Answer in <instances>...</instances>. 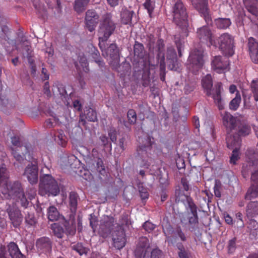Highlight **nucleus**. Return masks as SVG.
Instances as JSON below:
<instances>
[{
  "label": "nucleus",
  "instance_id": "1",
  "mask_svg": "<svg viewBox=\"0 0 258 258\" xmlns=\"http://www.w3.org/2000/svg\"><path fill=\"white\" fill-rule=\"evenodd\" d=\"M248 161L246 166L242 167V172H250L251 179L255 185H253L247 191L245 199L250 200L258 198V151L248 149L246 152Z\"/></svg>",
  "mask_w": 258,
  "mask_h": 258
},
{
  "label": "nucleus",
  "instance_id": "2",
  "mask_svg": "<svg viewBox=\"0 0 258 258\" xmlns=\"http://www.w3.org/2000/svg\"><path fill=\"white\" fill-rule=\"evenodd\" d=\"M8 170L5 167L0 168V192L7 199H16L22 195L24 189L19 181H9Z\"/></svg>",
  "mask_w": 258,
  "mask_h": 258
},
{
  "label": "nucleus",
  "instance_id": "3",
  "mask_svg": "<svg viewBox=\"0 0 258 258\" xmlns=\"http://www.w3.org/2000/svg\"><path fill=\"white\" fill-rule=\"evenodd\" d=\"M202 84L206 95L212 97L215 103L217 104L220 110L223 109L221 96V91L222 89V83L217 82L215 84L214 87L212 90L213 86L212 76L211 75L208 74L202 79Z\"/></svg>",
  "mask_w": 258,
  "mask_h": 258
},
{
  "label": "nucleus",
  "instance_id": "4",
  "mask_svg": "<svg viewBox=\"0 0 258 258\" xmlns=\"http://www.w3.org/2000/svg\"><path fill=\"white\" fill-rule=\"evenodd\" d=\"M116 25L112 20L110 13L104 14L99 25L98 30L99 42H106L109 37L113 33Z\"/></svg>",
  "mask_w": 258,
  "mask_h": 258
},
{
  "label": "nucleus",
  "instance_id": "5",
  "mask_svg": "<svg viewBox=\"0 0 258 258\" xmlns=\"http://www.w3.org/2000/svg\"><path fill=\"white\" fill-rule=\"evenodd\" d=\"M121 220L120 224L117 225L112 233L113 246L117 249L122 248L125 245L126 236L122 226L124 225H128L129 224V221L127 216L122 215L121 217Z\"/></svg>",
  "mask_w": 258,
  "mask_h": 258
},
{
  "label": "nucleus",
  "instance_id": "6",
  "mask_svg": "<svg viewBox=\"0 0 258 258\" xmlns=\"http://www.w3.org/2000/svg\"><path fill=\"white\" fill-rule=\"evenodd\" d=\"M106 42H99V46L102 51V54L104 57H109L111 60L110 64L113 69L116 70L119 67V50L115 43L110 44L106 48Z\"/></svg>",
  "mask_w": 258,
  "mask_h": 258
},
{
  "label": "nucleus",
  "instance_id": "7",
  "mask_svg": "<svg viewBox=\"0 0 258 258\" xmlns=\"http://www.w3.org/2000/svg\"><path fill=\"white\" fill-rule=\"evenodd\" d=\"M204 50L202 48H196L192 50L187 60V68L194 74L201 70L204 64Z\"/></svg>",
  "mask_w": 258,
  "mask_h": 258
},
{
  "label": "nucleus",
  "instance_id": "8",
  "mask_svg": "<svg viewBox=\"0 0 258 258\" xmlns=\"http://www.w3.org/2000/svg\"><path fill=\"white\" fill-rule=\"evenodd\" d=\"M181 197L182 201H186L190 211L188 216V229L191 232H195L199 228L198 207L191 197L185 195H181Z\"/></svg>",
  "mask_w": 258,
  "mask_h": 258
},
{
  "label": "nucleus",
  "instance_id": "9",
  "mask_svg": "<svg viewBox=\"0 0 258 258\" xmlns=\"http://www.w3.org/2000/svg\"><path fill=\"white\" fill-rule=\"evenodd\" d=\"M219 48L223 54L227 57L234 53V38L228 33L222 34L218 38Z\"/></svg>",
  "mask_w": 258,
  "mask_h": 258
},
{
  "label": "nucleus",
  "instance_id": "10",
  "mask_svg": "<svg viewBox=\"0 0 258 258\" xmlns=\"http://www.w3.org/2000/svg\"><path fill=\"white\" fill-rule=\"evenodd\" d=\"M147 41V46L150 52L156 53L157 57H162L165 56V44L161 39L156 41L155 37L153 35H148Z\"/></svg>",
  "mask_w": 258,
  "mask_h": 258
},
{
  "label": "nucleus",
  "instance_id": "11",
  "mask_svg": "<svg viewBox=\"0 0 258 258\" xmlns=\"http://www.w3.org/2000/svg\"><path fill=\"white\" fill-rule=\"evenodd\" d=\"M172 12L173 21L177 25H179L181 23H185L187 16L186 10L180 0L175 1Z\"/></svg>",
  "mask_w": 258,
  "mask_h": 258
},
{
  "label": "nucleus",
  "instance_id": "12",
  "mask_svg": "<svg viewBox=\"0 0 258 258\" xmlns=\"http://www.w3.org/2000/svg\"><path fill=\"white\" fill-rule=\"evenodd\" d=\"M7 248L8 250L5 246H0V258H25V256L21 253L17 244L15 242H10Z\"/></svg>",
  "mask_w": 258,
  "mask_h": 258
},
{
  "label": "nucleus",
  "instance_id": "13",
  "mask_svg": "<svg viewBox=\"0 0 258 258\" xmlns=\"http://www.w3.org/2000/svg\"><path fill=\"white\" fill-rule=\"evenodd\" d=\"M197 37L202 43H207L209 46H216L213 34L211 29L207 26H204L197 29Z\"/></svg>",
  "mask_w": 258,
  "mask_h": 258
},
{
  "label": "nucleus",
  "instance_id": "14",
  "mask_svg": "<svg viewBox=\"0 0 258 258\" xmlns=\"http://www.w3.org/2000/svg\"><path fill=\"white\" fill-rule=\"evenodd\" d=\"M164 233L166 236V240L169 243L173 244L176 243L177 237L180 238L182 241L186 240V236L179 226L177 227L175 230H173L172 227L169 225L166 228V230H164Z\"/></svg>",
  "mask_w": 258,
  "mask_h": 258
},
{
  "label": "nucleus",
  "instance_id": "15",
  "mask_svg": "<svg viewBox=\"0 0 258 258\" xmlns=\"http://www.w3.org/2000/svg\"><path fill=\"white\" fill-rule=\"evenodd\" d=\"M115 220L113 217L106 216L103 217L98 230L99 235L103 238L107 237L111 233L114 225Z\"/></svg>",
  "mask_w": 258,
  "mask_h": 258
},
{
  "label": "nucleus",
  "instance_id": "16",
  "mask_svg": "<svg viewBox=\"0 0 258 258\" xmlns=\"http://www.w3.org/2000/svg\"><path fill=\"white\" fill-rule=\"evenodd\" d=\"M7 213L13 226L17 228L23 220V215L20 210L15 205H10L7 209Z\"/></svg>",
  "mask_w": 258,
  "mask_h": 258
},
{
  "label": "nucleus",
  "instance_id": "17",
  "mask_svg": "<svg viewBox=\"0 0 258 258\" xmlns=\"http://www.w3.org/2000/svg\"><path fill=\"white\" fill-rule=\"evenodd\" d=\"M24 175L25 176L31 184H36L38 178V168L36 162L29 164L25 169Z\"/></svg>",
  "mask_w": 258,
  "mask_h": 258
},
{
  "label": "nucleus",
  "instance_id": "18",
  "mask_svg": "<svg viewBox=\"0 0 258 258\" xmlns=\"http://www.w3.org/2000/svg\"><path fill=\"white\" fill-rule=\"evenodd\" d=\"M99 15L94 10H88L86 12L85 24L87 28L90 32H93L98 23Z\"/></svg>",
  "mask_w": 258,
  "mask_h": 258
},
{
  "label": "nucleus",
  "instance_id": "19",
  "mask_svg": "<svg viewBox=\"0 0 258 258\" xmlns=\"http://www.w3.org/2000/svg\"><path fill=\"white\" fill-rule=\"evenodd\" d=\"M141 139L142 143L139 146L138 152L142 158L145 159L151 154L153 142L151 141V137L148 135L146 136L144 139Z\"/></svg>",
  "mask_w": 258,
  "mask_h": 258
},
{
  "label": "nucleus",
  "instance_id": "20",
  "mask_svg": "<svg viewBox=\"0 0 258 258\" xmlns=\"http://www.w3.org/2000/svg\"><path fill=\"white\" fill-rule=\"evenodd\" d=\"M87 119L89 121L95 122L97 121V113L95 110L92 108H86L84 111V113L80 115V119L78 123V126L81 125L86 126Z\"/></svg>",
  "mask_w": 258,
  "mask_h": 258
},
{
  "label": "nucleus",
  "instance_id": "21",
  "mask_svg": "<svg viewBox=\"0 0 258 258\" xmlns=\"http://www.w3.org/2000/svg\"><path fill=\"white\" fill-rule=\"evenodd\" d=\"M222 120L223 125L226 128L227 133L233 132L239 121L238 119L234 117L228 112H225L224 113Z\"/></svg>",
  "mask_w": 258,
  "mask_h": 258
},
{
  "label": "nucleus",
  "instance_id": "22",
  "mask_svg": "<svg viewBox=\"0 0 258 258\" xmlns=\"http://www.w3.org/2000/svg\"><path fill=\"white\" fill-rule=\"evenodd\" d=\"M229 65V62L227 59H222L221 56H215L212 62V68L218 73L227 70Z\"/></svg>",
  "mask_w": 258,
  "mask_h": 258
},
{
  "label": "nucleus",
  "instance_id": "23",
  "mask_svg": "<svg viewBox=\"0 0 258 258\" xmlns=\"http://www.w3.org/2000/svg\"><path fill=\"white\" fill-rule=\"evenodd\" d=\"M235 133L236 132L227 133V147L230 149L239 150L240 146L241 140L239 137Z\"/></svg>",
  "mask_w": 258,
  "mask_h": 258
},
{
  "label": "nucleus",
  "instance_id": "24",
  "mask_svg": "<svg viewBox=\"0 0 258 258\" xmlns=\"http://www.w3.org/2000/svg\"><path fill=\"white\" fill-rule=\"evenodd\" d=\"M248 47L249 55L252 61L258 63V42L252 37L248 39Z\"/></svg>",
  "mask_w": 258,
  "mask_h": 258
},
{
  "label": "nucleus",
  "instance_id": "25",
  "mask_svg": "<svg viewBox=\"0 0 258 258\" xmlns=\"http://www.w3.org/2000/svg\"><path fill=\"white\" fill-rule=\"evenodd\" d=\"M182 34H177L174 35V42L176 45L178 55L180 57L182 56L181 50L183 48V45L184 43V37L188 36L187 30L186 27H183L182 29Z\"/></svg>",
  "mask_w": 258,
  "mask_h": 258
},
{
  "label": "nucleus",
  "instance_id": "26",
  "mask_svg": "<svg viewBox=\"0 0 258 258\" xmlns=\"http://www.w3.org/2000/svg\"><path fill=\"white\" fill-rule=\"evenodd\" d=\"M77 161V158L73 155L63 154L59 159V164L62 168L71 167L75 162Z\"/></svg>",
  "mask_w": 258,
  "mask_h": 258
},
{
  "label": "nucleus",
  "instance_id": "27",
  "mask_svg": "<svg viewBox=\"0 0 258 258\" xmlns=\"http://www.w3.org/2000/svg\"><path fill=\"white\" fill-rule=\"evenodd\" d=\"M150 243L146 237H142L139 239L137 247L135 250L136 255H141L145 250H150Z\"/></svg>",
  "mask_w": 258,
  "mask_h": 258
},
{
  "label": "nucleus",
  "instance_id": "28",
  "mask_svg": "<svg viewBox=\"0 0 258 258\" xmlns=\"http://www.w3.org/2000/svg\"><path fill=\"white\" fill-rule=\"evenodd\" d=\"M251 131V128L247 124L244 122L239 121L237 127L233 132H236V134L239 137L245 136L249 134Z\"/></svg>",
  "mask_w": 258,
  "mask_h": 258
},
{
  "label": "nucleus",
  "instance_id": "29",
  "mask_svg": "<svg viewBox=\"0 0 258 258\" xmlns=\"http://www.w3.org/2000/svg\"><path fill=\"white\" fill-rule=\"evenodd\" d=\"M246 10L252 15L258 16V0H243Z\"/></svg>",
  "mask_w": 258,
  "mask_h": 258
},
{
  "label": "nucleus",
  "instance_id": "30",
  "mask_svg": "<svg viewBox=\"0 0 258 258\" xmlns=\"http://www.w3.org/2000/svg\"><path fill=\"white\" fill-rule=\"evenodd\" d=\"M162 251L158 248H154L152 250H145L141 255H136L138 258H159Z\"/></svg>",
  "mask_w": 258,
  "mask_h": 258
},
{
  "label": "nucleus",
  "instance_id": "31",
  "mask_svg": "<svg viewBox=\"0 0 258 258\" xmlns=\"http://www.w3.org/2000/svg\"><path fill=\"white\" fill-rule=\"evenodd\" d=\"M135 15L133 11L127 9L122 10L120 13L121 22L124 25L131 24L132 18Z\"/></svg>",
  "mask_w": 258,
  "mask_h": 258
},
{
  "label": "nucleus",
  "instance_id": "32",
  "mask_svg": "<svg viewBox=\"0 0 258 258\" xmlns=\"http://www.w3.org/2000/svg\"><path fill=\"white\" fill-rule=\"evenodd\" d=\"M39 193L42 196L48 193V174L40 177Z\"/></svg>",
  "mask_w": 258,
  "mask_h": 258
},
{
  "label": "nucleus",
  "instance_id": "33",
  "mask_svg": "<svg viewBox=\"0 0 258 258\" xmlns=\"http://www.w3.org/2000/svg\"><path fill=\"white\" fill-rule=\"evenodd\" d=\"M214 24L218 29H226L231 25V21L229 18H218L214 20Z\"/></svg>",
  "mask_w": 258,
  "mask_h": 258
},
{
  "label": "nucleus",
  "instance_id": "34",
  "mask_svg": "<svg viewBox=\"0 0 258 258\" xmlns=\"http://www.w3.org/2000/svg\"><path fill=\"white\" fill-rule=\"evenodd\" d=\"M90 0H75L74 3V9L78 13H83L86 10Z\"/></svg>",
  "mask_w": 258,
  "mask_h": 258
},
{
  "label": "nucleus",
  "instance_id": "35",
  "mask_svg": "<svg viewBox=\"0 0 258 258\" xmlns=\"http://www.w3.org/2000/svg\"><path fill=\"white\" fill-rule=\"evenodd\" d=\"M52 92L54 96L62 97L66 94V91L63 85L57 82L52 86Z\"/></svg>",
  "mask_w": 258,
  "mask_h": 258
},
{
  "label": "nucleus",
  "instance_id": "36",
  "mask_svg": "<svg viewBox=\"0 0 258 258\" xmlns=\"http://www.w3.org/2000/svg\"><path fill=\"white\" fill-rule=\"evenodd\" d=\"M53 135L54 141L62 147H64L67 144L66 137L62 131L51 132V135Z\"/></svg>",
  "mask_w": 258,
  "mask_h": 258
},
{
  "label": "nucleus",
  "instance_id": "37",
  "mask_svg": "<svg viewBox=\"0 0 258 258\" xmlns=\"http://www.w3.org/2000/svg\"><path fill=\"white\" fill-rule=\"evenodd\" d=\"M60 192V188L57 181L49 175V195H57Z\"/></svg>",
  "mask_w": 258,
  "mask_h": 258
},
{
  "label": "nucleus",
  "instance_id": "38",
  "mask_svg": "<svg viewBox=\"0 0 258 258\" xmlns=\"http://www.w3.org/2000/svg\"><path fill=\"white\" fill-rule=\"evenodd\" d=\"M247 228L249 231L250 235L258 239V222L254 219L249 220Z\"/></svg>",
  "mask_w": 258,
  "mask_h": 258
},
{
  "label": "nucleus",
  "instance_id": "39",
  "mask_svg": "<svg viewBox=\"0 0 258 258\" xmlns=\"http://www.w3.org/2000/svg\"><path fill=\"white\" fill-rule=\"evenodd\" d=\"M246 213L247 215L253 217L258 215V202H250L246 207Z\"/></svg>",
  "mask_w": 258,
  "mask_h": 258
},
{
  "label": "nucleus",
  "instance_id": "40",
  "mask_svg": "<svg viewBox=\"0 0 258 258\" xmlns=\"http://www.w3.org/2000/svg\"><path fill=\"white\" fill-rule=\"evenodd\" d=\"M36 246L41 252H46L48 248V238L45 237L40 238L36 241Z\"/></svg>",
  "mask_w": 258,
  "mask_h": 258
},
{
  "label": "nucleus",
  "instance_id": "41",
  "mask_svg": "<svg viewBox=\"0 0 258 258\" xmlns=\"http://www.w3.org/2000/svg\"><path fill=\"white\" fill-rule=\"evenodd\" d=\"M196 10L203 16L205 21L208 24L212 22V18L209 14L208 3L198 8Z\"/></svg>",
  "mask_w": 258,
  "mask_h": 258
},
{
  "label": "nucleus",
  "instance_id": "42",
  "mask_svg": "<svg viewBox=\"0 0 258 258\" xmlns=\"http://www.w3.org/2000/svg\"><path fill=\"white\" fill-rule=\"evenodd\" d=\"M176 246L178 249V255L179 258H192L190 251L186 249L181 243H177Z\"/></svg>",
  "mask_w": 258,
  "mask_h": 258
},
{
  "label": "nucleus",
  "instance_id": "43",
  "mask_svg": "<svg viewBox=\"0 0 258 258\" xmlns=\"http://www.w3.org/2000/svg\"><path fill=\"white\" fill-rule=\"evenodd\" d=\"M78 198L79 197L76 192L72 191L70 193V206L71 212L72 213H75L76 211Z\"/></svg>",
  "mask_w": 258,
  "mask_h": 258
},
{
  "label": "nucleus",
  "instance_id": "44",
  "mask_svg": "<svg viewBox=\"0 0 258 258\" xmlns=\"http://www.w3.org/2000/svg\"><path fill=\"white\" fill-rule=\"evenodd\" d=\"M51 229L53 234L58 238H61L63 236L64 230L62 227L58 223H54L51 225Z\"/></svg>",
  "mask_w": 258,
  "mask_h": 258
},
{
  "label": "nucleus",
  "instance_id": "45",
  "mask_svg": "<svg viewBox=\"0 0 258 258\" xmlns=\"http://www.w3.org/2000/svg\"><path fill=\"white\" fill-rule=\"evenodd\" d=\"M63 218L55 207H49V221H57Z\"/></svg>",
  "mask_w": 258,
  "mask_h": 258
},
{
  "label": "nucleus",
  "instance_id": "46",
  "mask_svg": "<svg viewBox=\"0 0 258 258\" xmlns=\"http://www.w3.org/2000/svg\"><path fill=\"white\" fill-rule=\"evenodd\" d=\"M237 238L234 237L231 239H229L226 245V248L228 254H233L237 248Z\"/></svg>",
  "mask_w": 258,
  "mask_h": 258
},
{
  "label": "nucleus",
  "instance_id": "47",
  "mask_svg": "<svg viewBox=\"0 0 258 258\" xmlns=\"http://www.w3.org/2000/svg\"><path fill=\"white\" fill-rule=\"evenodd\" d=\"M144 45L138 41H135L134 46V52L135 55L137 56L138 57L142 58L144 56Z\"/></svg>",
  "mask_w": 258,
  "mask_h": 258
},
{
  "label": "nucleus",
  "instance_id": "48",
  "mask_svg": "<svg viewBox=\"0 0 258 258\" xmlns=\"http://www.w3.org/2000/svg\"><path fill=\"white\" fill-rule=\"evenodd\" d=\"M73 249L76 251L80 255H86L89 251L88 248L83 246L82 243H78L72 246Z\"/></svg>",
  "mask_w": 258,
  "mask_h": 258
},
{
  "label": "nucleus",
  "instance_id": "49",
  "mask_svg": "<svg viewBox=\"0 0 258 258\" xmlns=\"http://www.w3.org/2000/svg\"><path fill=\"white\" fill-rule=\"evenodd\" d=\"M241 101L240 95L237 93L236 96L229 103V108L233 110H236L239 106Z\"/></svg>",
  "mask_w": 258,
  "mask_h": 258
},
{
  "label": "nucleus",
  "instance_id": "50",
  "mask_svg": "<svg viewBox=\"0 0 258 258\" xmlns=\"http://www.w3.org/2000/svg\"><path fill=\"white\" fill-rule=\"evenodd\" d=\"M150 73L148 70L144 71L142 74V84L145 87L148 86L150 83Z\"/></svg>",
  "mask_w": 258,
  "mask_h": 258
},
{
  "label": "nucleus",
  "instance_id": "51",
  "mask_svg": "<svg viewBox=\"0 0 258 258\" xmlns=\"http://www.w3.org/2000/svg\"><path fill=\"white\" fill-rule=\"evenodd\" d=\"M14 200H15L18 202H20L21 206L25 209L27 208L28 206L29 203L26 197L24 192H23L22 195H19L16 199H14Z\"/></svg>",
  "mask_w": 258,
  "mask_h": 258
},
{
  "label": "nucleus",
  "instance_id": "52",
  "mask_svg": "<svg viewBox=\"0 0 258 258\" xmlns=\"http://www.w3.org/2000/svg\"><path fill=\"white\" fill-rule=\"evenodd\" d=\"M251 91L254 100L256 101H258V79L253 80L251 83Z\"/></svg>",
  "mask_w": 258,
  "mask_h": 258
},
{
  "label": "nucleus",
  "instance_id": "53",
  "mask_svg": "<svg viewBox=\"0 0 258 258\" xmlns=\"http://www.w3.org/2000/svg\"><path fill=\"white\" fill-rule=\"evenodd\" d=\"M127 117L130 124H134L137 121V114L133 109H130L127 113Z\"/></svg>",
  "mask_w": 258,
  "mask_h": 258
},
{
  "label": "nucleus",
  "instance_id": "54",
  "mask_svg": "<svg viewBox=\"0 0 258 258\" xmlns=\"http://www.w3.org/2000/svg\"><path fill=\"white\" fill-rule=\"evenodd\" d=\"M167 58L170 60V62H173L176 57V53L172 47H168L167 52Z\"/></svg>",
  "mask_w": 258,
  "mask_h": 258
},
{
  "label": "nucleus",
  "instance_id": "55",
  "mask_svg": "<svg viewBox=\"0 0 258 258\" xmlns=\"http://www.w3.org/2000/svg\"><path fill=\"white\" fill-rule=\"evenodd\" d=\"M21 42L23 45V50L26 51L25 53L26 56H27V54L31 55L32 50L31 49V46L30 45V42L27 40H23V39L21 40Z\"/></svg>",
  "mask_w": 258,
  "mask_h": 258
},
{
  "label": "nucleus",
  "instance_id": "56",
  "mask_svg": "<svg viewBox=\"0 0 258 258\" xmlns=\"http://www.w3.org/2000/svg\"><path fill=\"white\" fill-rule=\"evenodd\" d=\"M239 150L233 149L232 154L230 157L229 162L232 165H236V162L239 159Z\"/></svg>",
  "mask_w": 258,
  "mask_h": 258
},
{
  "label": "nucleus",
  "instance_id": "57",
  "mask_svg": "<svg viewBox=\"0 0 258 258\" xmlns=\"http://www.w3.org/2000/svg\"><path fill=\"white\" fill-rule=\"evenodd\" d=\"M92 56L99 66L102 67L104 66V62L102 60H101L99 59L100 57L99 51L97 50H96L95 48L92 53Z\"/></svg>",
  "mask_w": 258,
  "mask_h": 258
},
{
  "label": "nucleus",
  "instance_id": "58",
  "mask_svg": "<svg viewBox=\"0 0 258 258\" xmlns=\"http://www.w3.org/2000/svg\"><path fill=\"white\" fill-rule=\"evenodd\" d=\"M66 232L68 234L70 235H75L76 229L75 224L72 223L70 224L69 223H66L65 224Z\"/></svg>",
  "mask_w": 258,
  "mask_h": 258
},
{
  "label": "nucleus",
  "instance_id": "59",
  "mask_svg": "<svg viewBox=\"0 0 258 258\" xmlns=\"http://www.w3.org/2000/svg\"><path fill=\"white\" fill-rule=\"evenodd\" d=\"M96 166L98 172H99L100 174L104 175L106 173V171L103 164V162L101 159L98 158L97 159Z\"/></svg>",
  "mask_w": 258,
  "mask_h": 258
},
{
  "label": "nucleus",
  "instance_id": "60",
  "mask_svg": "<svg viewBox=\"0 0 258 258\" xmlns=\"http://www.w3.org/2000/svg\"><path fill=\"white\" fill-rule=\"evenodd\" d=\"M26 223L30 226H34L36 223V219L33 214L28 213L25 217Z\"/></svg>",
  "mask_w": 258,
  "mask_h": 258
},
{
  "label": "nucleus",
  "instance_id": "61",
  "mask_svg": "<svg viewBox=\"0 0 258 258\" xmlns=\"http://www.w3.org/2000/svg\"><path fill=\"white\" fill-rule=\"evenodd\" d=\"M79 62L83 67V71L88 72L89 71L87 58L85 56H79Z\"/></svg>",
  "mask_w": 258,
  "mask_h": 258
},
{
  "label": "nucleus",
  "instance_id": "62",
  "mask_svg": "<svg viewBox=\"0 0 258 258\" xmlns=\"http://www.w3.org/2000/svg\"><path fill=\"white\" fill-rule=\"evenodd\" d=\"M108 133L110 140L112 142L115 143L116 141L117 132L116 129L113 127H111L109 128Z\"/></svg>",
  "mask_w": 258,
  "mask_h": 258
},
{
  "label": "nucleus",
  "instance_id": "63",
  "mask_svg": "<svg viewBox=\"0 0 258 258\" xmlns=\"http://www.w3.org/2000/svg\"><path fill=\"white\" fill-rule=\"evenodd\" d=\"M195 9H198L206 3H208L207 0H188Z\"/></svg>",
  "mask_w": 258,
  "mask_h": 258
},
{
  "label": "nucleus",
  "instance_id": "64",
  "mask_svg": "<svg viewBox=\"0 0 258 258\" xmlns=\"http://www.w3.org/2000/svg\"><path fill=\"white\" fill-rule=\"evenodd\" d=\"M143 228L148 232L150 233L155 228V225L152 223L147 221L143 225Z\"/></svg>",
  "mask_w": 258,
  "mask_h": 258
}]
</instances>
